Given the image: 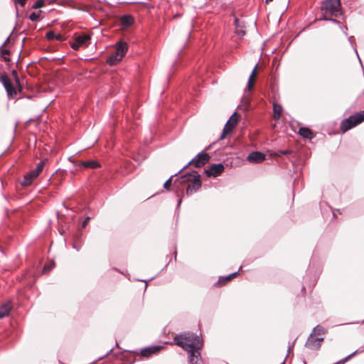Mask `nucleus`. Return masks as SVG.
Wrapping results in <instances>:
<instances>
[{"mask_svg":"<svg viewBox=\"0 0 364 364\" xmlns=\"http://www.w3.org/2000/svg\"><path fill=\"white\" fill-rule=\"evenodd\" d=\"M173 342L174 344L188 352L190 364H207L200 353L203 344V340L198 335L191 332H183L176 335Z\"/></svg>","mask_w":364,"mask_h":364,"instance_id":"1","label":"nucleus"},{"mask_svg":"<svg viewBox=\"0 0 364 364\" xmlns=\"http://www.w3.org/2000/svg\"><path fill=\"white\" fill-rule=\"evenodd\" d=\"M176 180H178L181 183H185L187 182L190 183L187 186L186 190V194L188 196H191L193 193L198 191L202 186L200 175L198 174L196 171L188 172Z\"/></svg>","mask_w":364,"mask_h":364,"instance_id":"2","label":"nucleus"},{"mask_svg":"<svg viewBox=\"0 0 364 364\" xmlns=\"http://www.w3.org/2000/svg\"><path fill=\"white\" fill-rule=\"evenodd\" d=\"M322 12L329 13L331 16L337 18L342 15L341 0H325L321 6Z\"/></svg>","mask_w":364,"mask_h":364,"instance_id":"3","label":"nucleus"},{"mask_svg":"<svg viewBox=\"0 0 364 364\" xmlns=\"http://www.w3.org/2000/svg\"><path fill=\"white\" fill-rule=\"evenodd\" d=\"M364 121V110L350 115L348 118L343 119L341 124V130L345 132L351 128L358 125Z\"/></svg>","mask_w":364,"mask_h":364,"instance_id":"4","label":"nucleus"},{"mask_svg":"<svg viewBox=\"0 0 364 364\" xmlns=\"http://www.w3.org/2000/svg\"><path fill=\"white\" fill-rule=\"evenodd\" d=\"M210 159V156L207 153L200 152L193 159H192L186 166L177 171L180 173L184 169L188 168L191 164H193L196 168H200L204 166Z\"/></svg>","mask_w":364,"mask_h":364,"instance_id":"5","label":"nucleus"},{"mask_svg":"<svg viewBox=\"0 0 364 364\" xmlns=\"http://www.w3.org/2000/svg\"><path fill=\"white\" fill-rule=\"evenodd\" d=\"M0 82L3 84L9 97L16 95V90L7 74L4 73L0 76Z\"/></svg>","mask_w":364,"mask_h":364,"instance_id":"6","label":"nucleus"},{"mask_svg":"<svg viewBox=\"0 0 364 364\" xmlns=\"http://www.w3.org/2000/svg\"><path fill=\"white\" fill-rule=\"evenodd\" d=\"M225 170V166L223 164H213L210 166L209 168L205 171V173L208 177H218Z\"/></svg>","mask_w":364,"mask_h":364,"instance_id":"7","label":"nucleus"},{"mask_svg":"<svg viewBox=\"0 0 364 364\" xmlns=\"http://www.w3.org/2000/svg\"><path fill=\"white\" fill-rule=\"evenodd\" d=\"M323 339L322 337L314 338L313 333H311L305 343V346L310 350H317L320 348Z\"/></svg>","mask_w":364,"mask_h":364,"instance_id":"8","label":"nucleus"},{"mask_svg":"<svg viewBox=\"0 0 364 364\" xmlns=\"http://www.w3.org/2000/svg\"><path fill=\"white\" fill-rule=\"evenodd\" d=\"M164 347L162 346H150L142 348L139 355L144 358H149L154 354L159 353Z\"/></svg>","mask_w":364,"mask_h":364,"instance_id":"9","label":"nucleus"},{"mask_svg":"<svg viewBox=\"0 0 364 364\" xmlns=\"http://www.w3.org/2000/svg\"><path fill=\"white\" fill-rule=\"evenodd\" d=\"M133 354H137L136 350H124L120 353V359L126 364H133L136 360V358L134 356H133Z\"/></svg>","mask_w":364,"mask_h":364,"instance_id":"10","label":"nucleus"},{"mask_svg":"<svg viewBox=\"0 0 364 364\" xmlns=\"http://www.w3.org/2000/svg\"><path fill=\"white\" fill-rule=\"evenodd\" d=\"M266 156L264 154L260 151H252L247 157V160L253 164H259L264 161Z\"/></svg>","mask_w":364,"mask_h":364,"instance_id":"11","label":"nucleus"},{"mask_svg":"<svg viewBox=\"0 0 364 364\" xmlns=\"http://www.w3.org/2000/svg\"><path fill=\"white\" fill-rule=\"evenodd\" d=\"M72 156L68 158V160L72 162L75 166H77V163L75 161L71 160ZM79 166H82L86 168H96L101 166L100 164L96 161H81L78 164Z\"/></svg>","mask_w":364,"mask_h":364,"instance_id":"12","label":"nucleus"},{"mask_svg":"<svg viewBox=\"0 0 364 364\" xmlns=\"http://www.w3.org/2000/svg\"><path fill=\"white\" fill-rule=\"evenodd\" d=\"M34 170H32L28 172L25 176L23 181L21 182V184L23 187H27L30 186L33 181L38 176Z\"/></svg>","mask_w":364,"mask_h":364,"instance_id":"13","label":"nucleus"},{"mask_svg":"<svg viewBox=\"0 0 364 364\" xmlns=\"http://www.w3.org/2000/svg\"><path fill=\"white\" fill-rule=\"evenodd\" d=\"M128 49V45L126 42L119 41L116 43V49L115 53L117 55H119V57L123 58L126 54Z\"/></svg>","mask_w":364,"mask_h":364,"instance_id":"14","label":"nucleus"},{"mask_svg":"<svg viewBox=\"0 0 364 364\" xmlns=\"http://www.w3.org/2000/svg\"><path fill=\"white\" fill-rule=\"evenodd\" d=\"M232 119H232H229L228 120V122H226V124H225V127H224V128L223 129L222 134H221V135H220V136L219 138L220 140H222V139H225V136L228 134H230L232 131V129L235 127V126H236V121H235V119L233 122V124L230 125V122Z\"/></svg>","mask_w":364,"mask_h":364,"instance_id":"15","label":"nucleus"},{"mask_svg":"<svg viewBox=\"0 0 364 364\" xmlns=\"http://www.w3.org/2000/svg\"><path fill=\"white\" fill-rule=\"evenodd\" d=\"M299 134L304 138L311 139L314 138V134L313 132L307 127H301L299 130Z\"/></svg>","mask_w":364,"mask_h":364,"instance_id":"16","label":"nucleus"},{"mask_svg":"<svg viewBox=\"0 0 364 364\" xmlns=\"http://www.w3.org/2000/svg\"><path fill=\"white\" fill-rule=\"evenodd\" d=\"M120 23L124 27H129L134 23V18L131 15H124L120 18Z\"/></svg>","mask_w":364,"mask_h":364,"instance_id":"17","label":"nucleus"},{"mask_svg":"<svg viewBox=\"0 0 364 364\" xmlns=\"http://www.w3.org/2000/svg\"><path fill=\"white\" fill-rule=\"evenodd\" d=\"M237 274L238 272H235L228 274V276L220 277L219 280L218 281L217 283L220 284L221 285H224L228 282L237 277Z\"/></svg>","mask_w":364,"mask_h":364,"instance_id":"18","label":"nucleus"},{"mask_svg":"<svg viewBox=\"0 0 364 364\" xmlns=\"http://www.w3.org/2000/svg\"><path fill=\"white\" fill-rule=\"evenodd\" d=\"M76 40L82 46H86L89 44L90 41V36L89 35L83 34L76 37Z\"/></svg>","mask_w":364,"mask_h":364,"instance_id":"19","label":"nucleus"},{"mask_svg":"<svg viewBox=\"0 0 364 364\" xmlns=\"http://www.w3.org/2000/svg\"><path fill=\"white\" fill-rule=\"evenodd\" d=\"M122 58L119 57V55H117V53L114 52L112 54L109 55V57L107 60V63L109 65H114L117 62H119L122 60Z\"/></svg>","mask_w":364,"mask_h":364,"instance_id":"20","label":"nucleus"},{"mask_svg":"<svg viewBox=\"0 0 364 364\" xmlns=\"http://www.w3.org/2000/svg\"><path fill=\"white\" fill-rule=\"evenodd\" d=\"M257 68V64H256L255 65V67H254V68H253V70H252V71L251 73V75L249 77V80H248V82H247V86L245 90L250 91L251 89L252 88V86H253V77L255 75Z\"/></svg>","mask_w":364,"mask_h":364,"instance_id":"21","label":"nucleus"},{"mask_svg":"<svg viewBox=\"0 0 364 364\" xmlns=\"http://www.w3.org/2000/svg\"><path fill=\"white\" fill-rule=\"evenodd\" d=\"M273 112L274 117L276 119H279L281 117V114L282 112V107L277 103H274L273 105Z\"/></svg>","mask_w":364,"mask_h":364,"instance_id":"22","label":"nucleus"},{"mask_svg":"<svg viewBox=\"0 0 364 364\" xmlns=\"http://www.w3.org/2000/svg\"><path fill=\"white\" fill-rule=\"evenodd\" d=\"M11 308L6 305H4L0 309V318H3L8 316L10 312Z\"/></svg>","mask_w":364,"mask_h":364,"instance_id":"23","label":"nucleus"},{"mask_svg":"<svg viewBox=\"0 0 364 364\" xmlns=\"http://www.w3.org/2000/svg\"><path fill=\"white\" fill-rule=\"evenodd\" d=\"M47 159H45L43 160H41L36 166V168L33 169L35 171V172H36L38 174H39L42 171H43V168L45 166V164H46L47 162Z\"/></svg>","mask_w":364,"mask_h":364,"instance_id":"24","label":"nucleus"},{"mask_svg":"<svg viewBox=\"0 0 364 364\" xmlns=\"http://www.w3.org/2000/svg\"><path fill=\"white\" fill-rule=\"evenodd\" d=\"M42 13L41 10H38L37 12H32L29 16V19L31 21H38L40 20V15Z\"/></svg>","mask_w":364,"mask_h":364,"instance_id":"25","label":"nucleus"},{"mask_svg":"<svg viewBox=\"0 0 364 364\" xmlns=\"http://www.w3.org/2000/svg\"><path fill=\"white\" fill-rule=\"evenodd\" d=\"M326 332L325 329L320 326H316L314 328L313 332L311 333L313 334H317V335H322L324 334Z\"/></svg>","mask_w":364,"mask_h":364,"instance_id":"26","label":"nucleus"},{"mask_svg":"<svg viewBox=\"0 0 364 364\" xmlns=\"http://www.w3.org/2000/svg\"><path fill=\"white\" fill-rule=\"evenodd\" d=\"M45 6V2L43 0H38L36 1L31 6L33 9H39L43 8Z\"/></svg>","mask_w":364,"mask_h":364,"instance_id":"27","label":"nucleus"},{"mask_svg":"<svg viewBox=\"0 0 364 364\" xmlns=\"http://www.w3.org/2000/svg\"><path fill=\"white\" fill-rule=\"evenodd\" d=\"M178 174V173H177V172H176L173 175L171 176L170 178L165 181V183H164V188L165 189L168 190L170 188L171 181H172V178L175 176H177Z\"/></svg>","mask_w":364,"mask_h":364,"instance_id":"28","label":"nucleus"},{"mask_svg":"<svg viewBox=\"0 0 364 364\" xmlns=\"http://www.w3.org/2000/svg\"><path fill=\"white\" fill-rule=\"evenodd\" d=\"M242 102L244 105L242 107H244V109L248 110L250 108V100L248 97H243L242 98Z\"/></svg>","mask_w":364,"mask_h":364,"instance_id":"29","label":"nucleus"},{"mask_svg":"<svg viewBox=\"0 0 364 364\" xmlns=\"http://www.w3.org/2000/svg\"><path fill=\"white\" fill-rule=\"evenodd\" d=\"M46 36L48 40L53 41V40H55V33L53 31H50L47 32Z\"/></svg>","mask_w":364,"mask_h":364,"instance_id":"30","label":"nucleus"},{"mask_svg":"<svg viewBox=\"0 0 364 364\" xmlns=\"http://www.w3.org/2000/svg\"><path fill=\"white\" fill-rule=\"evenodd\" d=\"M232 119L230 122V125L233 124V122H234V120H235V121H236V124H237V122H238V117H237V112H235L231 115V117H230L229 119H232Z\"/></svg>","mask_w":364,"mask_h":364,"instance_id":"31","label":"nucleus"},{"mask_svg":"<svg viewBox=\"0 0 364 364\" xmlns=\"http://www.w3.org/2000/svg\"><path fill=\"white\" fill-rule=\"evenodd\" d=\"M80 46H82L80 43H78L76 39L75 41L71 44V48L75 50H77Z\"/></svg>","mask_w":364,"mask_h":364,"instance_id":"32","label":"nucleus"},{"mask_svg":"<svg viewBox=\"0 0 364 364\" xmlns=\"http://www.w3.org/2000/svg\"><path fill=\"white\" fill-rule=\"evenodd\" d=\"M11 73H12V75L15 77V80H16V83L20 84V80L18 77V73H17L16 70H13Z\"/></svg>","mask_w":364,"mask_h":364,"instance_id":"33","label":"nucleus"},{"mask_svg":"<svg viewBox=\"0 0 364 364\" xmlns=\"http://www.w3.org/2000/svg\"><path fill=\"white\" fill-rule=\"evenodd\" d=\"M328 14V13L322 12V15H321V16L318 20V21H328V18H329V17H328V16H326V14Z\"/></svg>","mask_w":364,"mask_h":364,"instance_id":"34","label":"nucleus"},{"mask_svg":"<svg viewBox=\"0 0 364 364\" xmlns=\"http://www.w3.org/2000/svg\"><path fill=\"white\" fill-rule=\"evenodd\" d=\"M53 265H54V262H53L50 264L46 265L43 269V272L50 270L53 267Z\"/></svg>","mask_w":364,"mask_h":364,"instance_id":"35","label":"nucleus"},{"mask_svg":"<svg viewBox=\"0 0 364 364\" xmlns=\"http://www.w3.org/2000/svg\"><path fill=\"white\" fill-rule=\"evenodd\" d=\"M90 219H91V218L90 216H87V217L85 218V220L82 223V227L83 228L86 227L87 224L89 223Z\"/></svg>","mask_w":364,"mask_h":364,"instance_id":"36","label":"nucleus"},{"mask_svg":"<svg viewBox=\"0 0 364 364\" xmlns=\"http://www.w3.org/2000/svg\"><path fill=\"white\" fill-rule=\"evenodd\" d=\"M27 0H14V3L20 4L21 6H24Z\"/></svg>","mask_w":364,"mask_h":364,"instance_id":"37","label":"nucleus"},{"mask_svg":"<svg viewBox=\"0 0 364 364\" xmlns=\"http://www.w3.org/2000/svg\"><path fill=\"white\" fill-rule=\"evenodd\" d=\"M113 350H114V348H111L104 356L99 358L95 362L100 360L103 359L105 357H107L109 355H110L112 353V352L113 351Z\"/></svg>","mask_w":364,"mask_h":364,"instance_id":"38","label":"nucleus"},{"mask_svg":"<svg viewBox=\"0 0 364 364\" xmlns=\"http://www.w3.org/2000/svg\"><path fill=\"white\" fill-rule=\"evenodd\" d=\"M1 52V55H9L10 54V51L8 49H2L0 50Z\"/></svg>","mask_w":364,"mask_h":364,"instance_id":"39","label":"nucleus"},{"mask_svg":"<svg viewBox=\"0 0 364 364\" xmlns=\"http://www.w3.org/2000/svg\"><path fill=\"white\" fill-rule=\"evenodd\" d=\"M296 340L295 339L291 343H289V346H288V353L290 352V350L294 348V344H295V342H296Z\"/></svg>","mask_w":364,"mask_h":364,"instance_id":"40","label":"nucleus"},{"mask_svg":"<svg viewBox=\"0 0 364 364\" xmlns=\"http://www.w3.org/2000/svg\"><path fill=\"white\" fill-rule=\"evenodd\" d=\"M182 203V197L179 196L178 199V203L176 205V210H178Z\"/></svg>","mask_w":364,"mask_h":364,"instance_id":"41","label":"nucleus"},{"mask_svg":"<svg viewBox=\"0 0 364 364\" xmlns=\"http://www.w3.org/2000/svg\"><path fill=\"white\" fill-rule=\"evenodd\" d=\"M64 38L61 34H55V40L62 41H63Z\"/></svg>","mask_w":364,"mask_h":364,"instance_id":"42","label":"nucleus"},{"mask_svg":"<svg viewBox=\"0 0 364 364\" xmlns=\"http://www.w3.org/2000/svg\"><path fill=\"white\" fill-rule=\"evenodd\" d=\"M279 153L282 155H286L291 153V151L289 149L280 150Z\"/></svg>","mask_w":364,"mask_h":364,"instance_id":"43","label":"nucleus"},{"mask_svg":"<svg viewBox=\"0 0 364 364\" xmlns=\"http://www.w3.org/2000/svg\"><path fill=\"white\" fill-rule=\"evenodd\" d=\"M328 21H331V22H333L334 23L340 24V22L338 20H336V18H331V17L328 18Z\"/></svg>","mask_w":364,"mask_h":364,"instance_id":"44","label":"nucleus"},{"mask_svg":"<svg viewBox=\"0 0 364 364\" xmlns=\"http://www.w3.org/2000/svg\"><path fill=\"white\" fill-rule=\"evenodd\" d=\"M9 39H10V36L7 37V38L4 42V43L0 46V50H1V48L8 43V42L9 41Z\"/></svg>","mask_w":364,"mask_h":364,"instance_id":"45","label":"nucleus"},{"mask_svg":"<svg viewBox=\"0 0 364 364\" xmlns=\"http://www.w3.org/2000/svg\"><path fill=\"white\" fill-rule=\"evenodd\" d=\"M340 28L343 31V33H344L346 36H347V35H348V33H347V30H348L347 26H344V27H343V26H340Z\"/></svg>","mask_w":364,"mask_h":364,"instance_id":"46","label":"nucleus"},{"mask_svg":"<svg viewBox=\"0 0 364 364\" xmlns=\"http://www.w3.org/2000/svg\"><path fill=\"white\" fill-rule=\"evenodd\" d=\"M2 58L5 62L9 63L11 60L10 58L8 55H2Z\"/></svg>","mask_w":364,"mask_h":364,"instance_id":"47","label":"nucleus"},{"mask_svg":"<svg viewBox=\"0 0 364 364\" xmlns=\"http://www.w3.org/2000/svg\"><path fill=\"white\" fill-rule=\"evenodd\" d=\"M237 32L239 36H243L245 35V31L243 30H239Z\"/></svg>","mask_w":364,"mask_h":364,"instance_id":"48","label":"nucleus"},{"mask_svg":"<svg viewBox=\"0 0 364 364\" xmlns=\"http://www.w3.org/2000/svg\"><path fill=\"white\" fill-rule=\"evenodd\" d=\"M354 41H355L354 36H352L348 37V41L350 42V44H353Z\"/></svg>","mask_w":364,"mask_h":364,"instance_id":"49","label":"nucleus"},{"mask_svg":"<svg viewBox=\"0 0 364 364\" xmlns=\"http://www.w3.org/2000/svg\"><path fill=\"white\" fill-rule=\"evenodd\" d=\"M138 281H140V282H144L146 283V285H145V290L147 288V281L146 280H144V279H137Z\"/></svg>","mask_w":364,"mask_h":364,"instance_id":"50","label":"nucleus"},{"mask_svg":"<svg viewBox=\"0 0 364 364\" xmlns=\"http://www.w3.org/2000/svg\"><path fill=\"white\" fill-rule=\"evenodd\" d=\"M73 248L75 249L77 251H79L80 250V248L77 247V245L75 244H73Z\"/></svg>","mask_w":364,"mask_h":364,"instance_id":"51","label":"nucleus"},{"mask_svg":"<svg viewBox=\"0 0 364 364\" xmlns=\"http://www.w3.org/2000/svg\"><path fill=\"white\" fill-rule=\"evenodd\" d=\"M56 215H57V217L59 218V216H60V213H59V211H57V212H56Z\"/></svg>","mask_w":364,"mask_h":364,"instance_id":"52","label":"nucleus"},{"mask_svg":"<svg viewBox=\"0 0 364 364\" xmlns=\"http://www.w3.org/2000/svg\"><path fill=\"white\" fill-rule=\"evenodd\" d=\"M176 255H177V252H176V250H175V252H174L175 259H176Z\"/></svg>","mask_w":364,"mask_h":364,"instance_id":"53","label":"nucleus"},{"mask_svg":"<svg viewBox=\"0 0 364 364\" xmlns=\"http://www.w3.org/2000/svg\"><path fill=\"white\" fill-rule=\"evenodd\" d=\"M296 183H297V181L295 179V180H294V187L296 186Z\"/></svg>","mask_w":364,"mask_h":364,"instance_id":"54","label":"nucleus"},{"mask_svg":"<svg viewBox=\"0 0 364 364\" xmlns=\"http://www.w3.org/2000/svg\"><path fill=\"white\" fill-rule=\"evenodd\" d=\"M272 0H265L266 3L267 4H269V2H271Z\"/></svg>","mask_w":364,"mask_h":364,"instance_id":"55","label":"nucleus"},{"mask_svg":"<svg viewBox=\"0 0 364 364\" xmlns=\"http://www.w3.org/2000/svg\"><path fill=\"white\" fill-rule=\"evenodd\" d=\"M238 23V19L237 18H235V23L237 24Z\"/></svg>","mask_w":364,"mask_h":364,"instance_id":"56","label":"nucleus"},{"mask_svg":"<svg viewBox=\"0 0 364 364\" xmlns=\"http://www.w3.org/2000/svg\"><path fill=\"white\" fill-rule=\"evenodd\" d=\"M181 15L179 14H176L174 17H179Z\"/></svg>","mask_w":364,"mask_h":364,"instance_id":"57","label":"nucleus"},{"mask_svg":"<svg viewBox=\"0 0 364 364\" xmlns=\"http://www.w3.org/2000/svg\"><path fill=\"white\" fill-rule=\"evenodd\" d=\"M116 347L119 348V346L118 343H116Z\"/></svg>","mask_w":364,"mask_h":364,"instance_id":"58","label":"nucleus"},{"mask_svg":"<svg viewBox=\"0 0 364 364\" xmlns=\"http://www.w3.org/2000/svg\"><path fill=\"white\" fill-rule=\"evenodd\" d=\"M354 50H355V52L356 53L357 55L358 56V54L357 50H356V49H355V48H354Z\"/></svg>","mask_w":364,"mask_h":364,"instance_id":"59","label":"nucleus"},{"mask_svg":"<svg viewBox=\"0 0 364 364\" xmlns=\"http://www.w3.org/2000/svg\"><path fill=\"white\" fill-rule=\"evenodd\" d=\"M281 364H285V360Z\"/></svg>","mask_w":364,"mask_h":364,"instance_id":"60","label":"nucleus"}]
</instances>
